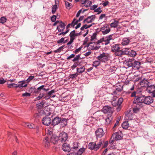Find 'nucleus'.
<instances>
[{"label": "nucleus", "mask_w": 155, "mask_h": 155, "mask_svg": "<svg viewBox=\"0 0 155 155\" xmlns=\"http://www.w3.org/2000/svg\"><path fill=\"white\" fill-rule=\"evenodd\" d=\"M115 67H110V68L106 71L107 73H114L115 70Z\"/></svg>", "instance_id": "42"}, {"label": "nucleus", "mask_w": 155, "mask_h": 155, "mask_svg": "<svg viewBox=\"0 0 155 155\" xmlns=\"http://www.w3.org/2000/svg\"><path fill=\"white\" fill-rule=\"evenodd\" d=\"M62 150L64 151L69 152L71 150L70 145L67 143H64L62 147Z\"/></svg>", "instance_id": "23"}, {"label": "nucleus", "mask_w": 155, "mask_h": 155, "mask_svg": "<svg viewBox=\"0 0 155 155\" xmlns=\"http://www.w3.org/2000/svg\"><path fill=\"white\" fill-rule=\"evenodd\" d=\"M95 133L97 137L101 138L103 137L104 134L103 129L101 128H98L95 131Z\"/></svg>", "instance_id": "12"}, {"label": "nucleus", "mask_w": 155, "mask_h": 155, "mask_svg": "<svg viewBox=\"0 0 155 155\" xmlns=\"http://www.w3.org/2000/svg\"><path fill=\"white\" fill-rule=\"evenodd\" d=\"M61 126L62 127H64L66 126L67 124V121L65 118H63L62 120L61 119V121L60 122Z\"/></svg>", "instance_id": "34"}, {"label": "nucleus", "mask_w": 155, "mask_h": 155, "mask_svg": "<svg viewBox=\"0 0 155 155\" xmlns=\"http://www.w3.org/2000/svg\"><path fill=\"white\" fill-rule=\"evenodd\" d=\"M147 87L146 89L147 91L150 93H152L153 91H155V86L153 85L147 86Z\"/></svg>", "instance_id": "24"}, {"label": "nucleus", "mask_w": 155, "mask_h": 155, "mask_svg": "<svg viewBox=\"0 0 155 155\" xmlns=\"http://www.w3.org/2000/svg\"><path fill=\"white\" fill-rule=\"evenodd\" d=\"M140 62L137 61H134L132 67L135 69L138 70L140 68Z\"/></svg>", "instance_id": "25"}, {"label": "nucleus", "mask_w": 155, "mask_h": 155, "mask_svg": "<svg viewBox=\"0 0 155 155\" xmlns=\"http://www.w3.org/2000/svg\"><path fill=\"white\" fill-rule=\"evenodd\" d=\"M57 8V6L56 5H53L52 8V13L54 14L56 11Z\"/></svg>", "instance_id": "51"}, {"label": "nucleus", "mask_w": 155, "mask_h": 155, "mask_svg": "<svg viewBox=\"0 0 155 155\" xmlns=\"http://www.w3.org/2000/svg\"><path fill=\"white\" fill-rule=\"evenodd\" d=\"M57 17L55 15H53L51 17V21L53 22H55L56 21V19L57 18Z\"/></svg>", "instance_id": "64"}, {"label": "nucleus", "mask_w": 155, "mask_h": 155, "mask_svg": "<svg viewBox=\"0 0 155 155\" xmlns=\"http://www.w3.org/2000/svg\"><path fill=\"white\" fill-rule=\"evenodd\" d=\"M137 54L136 51L133 50H130L128 55L129 56L133 57H135Z\"/></svg>", "instance_id": "33"}, {"label": "nucleus", "mask_w": 155, "mask_h": 155, "mask_svg": "<svg viewBox=\"0 0 155 155\" xmlns=\"http://www.w3.org/2000/svg\"><path fill=\"white\" fill-rule=\"evenodd\" d=\"M50 140L48 137H45L43 139V144L46 147H48L50 146Z\"/></svg>", "instance_id": "17"}, {"label": "nucleus", "mask_w": 155, "mask_h": 155, "mask_svg": "<svg viewBox=\"0 0 155 155\" xmlns=\"http://www.w3.org/2000/svg\"><path fill=\"white\" fill-rule=\"evenodd\" d=\"M64 47V45H63L61 47H59L58 48L57 50L54 51V52L55 53H59L61 51L63 48Z\"/></svg>", "instance_id": "56"}, {"label": "nucleus", "mask_w": 155, "mask_h": 155, "mask_svg": "<svg viewBox=\"0 0 155 155\" xmlns=\"http://www.w3.org/2000/svg\"><path fill=\"white\" fill-rule=\"evenodd\" d=\"M138 92L134 91L132 93H131L130 96L131 97H135V98H136L138 96Z\"/></svg>", "instance_id": "48"}, {"label": "nucleus", "mask_w": 155, "mask_h": 155, "mask_svg": "<svg viewBox=\"0 0 155 155\" xmlns=\"http://www.w3.org/2000/svg\"><path fill=\"white\" fill-rule=\"evenodd\" d=\"M95 18V16L94 15H92L88 16L87 18L84 19L83 22L84 23H89L93 21Z\"/></svg>", "instance_id": "16"}, {"label": "nucleus", "mask_w": 155, "mask_h": 155, "mask_svg": "<svg viewBox=\"0 0 155 155\" xmlns=\"http://www.w3.org/2000/svg\"><path fill=\"white\" fill-rule=\"evenodd\" d=\"M118 24V21L115 20L114 21L110 24L111 27L116 28L117 27Z\"/></svg>", "instance_id": "40"}, {"label": "nucleus", "mask_w": 155, "mask_h": 155, "mask_svg": "<svg viewBox=\"0 0 155 155\" xmlns=\"http://www.w3.org/2000/svg\"><path fill=\"white\" fill-rule=\"evenodd\" d=\"M65 5L67 9H70L72 7L71 4L69 3L68 2H65Z\"/></svg>", "instance_id": "50"}, {"label": "nucleus", "mask_w": 155, "mask_h": 155, "mask_svg": "<svg viewBox=\"0 0 155 155\" xmlns=\"http://www.w3.org/2000/svg\"><path fill=\"white\" fill-rule=\"evenodd\" d=\"M112 105L114 107H118V104L117 102L116 101H112L111 102Z\"/></svg>", "instance_id": "62"}, {"label": "nucleus", "mask_w": 155, "mask_h": 155, "mask_svg": "<svg viewBox=\"0 0 155 155\" xmlns=\"http://www.w3.org/2000/svg\"><path fill=\"white\" fill-rule=\"evenodd\" d=\"M92 24L90 25H84L81 28V31H83L84 29H87V28L90 27L92 26Z\"/></svg>", "instance_id": "44"}, {"label": "nucleus", "mask_w": 155, "mask_h": 155, "mask_svg": "<svg viewBox=\"0 0 155 155\" xmlns=\"http://www.w3.org/2000/svg\"><path fill=\"white\" fill-rule=\"evenodd\" d=\"M44 94H40L39 96L36 97V100H39L40 99L44 96Z\"/></svg>", "instance_id": "60"}, {"label": "nucleus", "mask_w": 155, "mask_h": 155, "mask_svg": "<svg viewBox=\"0 0 155 155\" xmlns=\"http://www.w3.org/2000/svg\"><path fill=\"white\" fill-rule=\"evenodd\" d=\"M101 62V61L98 59L97 60L93 62V66L97 67L100 64Z\"/></svg>", "instance_id": "45"}, {"label": "nucleus", "mask_w": 155, "mask_h": 155, "mask_svg": "<svg viewBox=\"0 0 155 155\" xmlns=\"http://www.w3.org/2000/svg\"><path fill=\"white\" fill-rule=\"evenodd\" d=\"M50 142L54 144L58 143L59 142L58 137L55 135H52L50 137Z\"/></svg>", "instance_id": "14"}, {"label": "nucleus", "mask_w": 155, "mask_h": 155, "mask_svg": "<svg viewBox=\"0 0 155 155\" xmlns=\"http://www.w3.org/2000/svg\"><path fill=\"white\" fill-rule=\"evenodd\" d=\"M115 87L116 90L111 94L112 95L117 94V92H120L123 89V86L119 84H116Z\"/></svg>", "instance_id": "9"}, {"label": "nucleus", "mask_w": 155, "mask_h": 155, "mask_svg": "<svg viewBox=\"0 0 155 155\" xmlns=\"http://www.w3.org/2000/svg\"><path fill=\"white\" fill-rule=\"evenodd\" d=\"M144 97L143 103L144 104L149 105L153 102V98L150 96H144Z\"/></svg>", "instance_id": "6"}, {"label": "nucleus", "mask_w": 155, "mask_h": 155, "mask_svg": "<svg viewBox=\"0 0 155 155\" xmlns=\"http://www.w3.org/2000/svg\"><path fill=\"white\" fill-rule=\"evenodd\" d=\"M65 25L61 21L59 22V24L58 26L57 29L59 32L63 31L64 30Z\"/></svg>", "instance_id": "19"}, {"label": "nucleus", "mask_w": 155, "mask_h": 155, "mask_svg": "<svg viewBox=\"0 0 155 155\" xmlns=\"http://www.w3.org/2000/svg\"><path fill=\"white\" fill-rule=\"evenodd\" d=\"M97 41L96 42H90L89 45V47L93 50H97L98 49L101 47L100 46H97L98 45H100L99 44L97 43Z\"/></svg>", "instance_id": "10"}, {"label": "nucleus", "mask_w": 155, "mask_h": 155, "mask_svg": "<svg viewBox=\"0 0 155 155\" xmlns=\"http://www.w3.org/2000/svg\"><path fill=\"white\" fill-rule=\"evenodd\" d=\"M85 68L84 66L81 67L80 68H77V73H81L84 72L85 71Z\"/></svg>", "instance_id": "37"}, {"label": "nucleus", "mask_w": 155, "mask_h": 155, "mask_svg": "<svg viewBox=\"0 0 155 155\" xmlns=\"http://www.w3.org/2000/svg\"><path fill=\"white\" fill-rule=\"evenodd\" d=\"M123 99L122 97L119 98L117 102L118 104V107L117 108V111H119L121 109V104L122 103Z\"/></svg>", "instance_id": "28"}, {"label": "nucleus", "mask_w": 155, "mask_h": 155, "mask_svg": "<svg viewBox=\"0 0 155 155\" xmlns=\"http://www.w3.org/2000/svg\"><path fill=\"white\" fill-rule=\"evenodd\" d=\"M61 121V118L59 117H56L52 120V124L55 126L58 124L60 123Z\"/></svg>", "instance_id": "22"}, {"label": "nucleus", "mask_w": 155, "mask_h": 155, "mask_svg": "<svg viewBox=\"0 0 155 155\" xmlns=\"http://www.w3.org/2000/svg\"><path fill=\"white\" fill-rule=\"evenodd\" d=\"M74 62L73 65L71 67V68L72 70H74L75 68L77 67L79 65L78 61H75Z\"/></svg>", "instance_id": "54"}, {"label": "nucleus", "mask_w": 155, "mask_h": 155, "mask_svg": "<svg viewBox=\"0 0 155 155\" xmlns=\"http://www.w3.org/2000/svg\"><path fill=\"white\" fill-rule=\"evenodd\" d=\"M149 83V82L144 78L140 81L139 83V84L140 85H142L143 86H145V85H146L147 86L149 85L148 84Z\"/></svg>", "instance_id": "26"}, {"label": "nucleus", "mask_w": 155, "mask_h": 155, "mask_svg": "<svg viewBox=\"0 0 155 155\" xmlns=\"http://www.w3.org/2000/svg\"><path fill=\"white\" fill-rule=\"evenodd\" d=\"M95 142H90L88 145V147L91 150L95 151Z\"/></svg>", "instance_id": "32"}, {"label": "nucleus", "mask_w": 155, "mask_h": 155, "mask_svg": "<svg viewBox=\"0 0 155 155\" xmlns=\"http://www.w3.org/2000/svg\"><path fill=\"white\" fill-rule=\"evenodd\" d=\"M130 49L128 48H125L121 50L119 52L116 53V55L117 56H120L123 54L128 55L130 51Z\"/></svg>", "instance_id": "8"}, {"label": "nucleus", "mask_w": 155, "mask_h": 155, "mask_svg": "<svg viewBox=\"0 0 155 155\" xmlns=\"http://www.w3.org/2000/svg\"><path fill=\"white\" fill-rule=\"evenodd\" d=\"M85 149L84 148H81L77 152V155H81L85 151Z\"/></svg>", "instance_id": "43"}, {"label": "nucleus", "mask_w": 155, "mask_h": 155, "mask_svg": "<svg viewBox=\"0 0 155 155\" xmlns=\"http://www.w3.org/2000/svg\"><path fill=\"white\" fill-rule=\"evenodd\" d=\"M112 138H113L114 140H117L121 139L122 137L119 133H116L112 135Z\"/></svg>", "instance_id": "21"}, {"label": "nucleus", "mask_w": 155, "mask_h": 155, "mask_svg": "<svg viewBox=\"0 0 155 155\" xmlns=\"http://www.w3.org/2000/svg\"><path fill=\"white\" fill-rule=\"evenodd\" d=\"M51 119L50 117H44L42 120L43 124L46 126L49 125L51 123Z\"/></svg>", "instance_id": "15"}, {"label": "nucleus", "mask_w": 155, "mask_h": 155, "mask_svg": "<svg viewBox=\"0 0 155 155\" xmlns=\"http://www.w3.org/2000/svg\"><path fill=\"white\" fill-rule=\"evenodd\" d=\"M19 84H17V87L21 88L23 87H25L27 86V84L25 83V81H20L18 82Z\"/></svg>", "instance_id": "27"}, {"label": "nucleus", "mask_w": 155, "mask_h": 155, "mask_svg": "<svg viewBox=\"0 0 155 155\" xmlns=\"http://www.w3.org/2000/svg\"><path fill=\"white\" fill-rule=\"evenodd\" d=\"M96 36V33H93L91 36V41L93 42H96V41L97 40Z\"/></svg>", "instance_id": "38"}, {"label": "nucleus", "mask_w": 155, "mask_h": 155, "mask_svg": "<svg viewBox=\"0 0 155 155\" xmlns=\"http://www.w3.org/2000/svg\"><path fill=\"white\" fill-rule=\"evenodd\" d=\"M81 3L86 8L90 7L92 5V2L89 0H81Z\"/></svg>", "instance_id": "20"}, {"label": "nucleus", "mask_w": 155, "mask_h": 155, "mask_svg": "<svg viewBox=\"0 0 155 155\" xmlns=\"http://www.w3.org/2000/svg\"><path fill=\"white\" fill-rule=\"evenodd\" d=\"M102 111L105 114H109L111 115L113 113V110L112 108L109 106H104L102 109Z\"/></svg>", "instance_id": "7"}, {"label": "nucleus", "mask_w": 155, "mask_h": 155, "mask_svg": "<svg viewBox=\"0 0 155 155\" xmlns=\"http://www.w3.org/2000/svg\"><path fill=\"white\" fill-rule=\"evenodd\" d=\"M45 102L44 101H42L41 102L38 103L37 104V106L39 108L41 109L44 107V104Z\"/></svg>", "instance_id": "35"}, {"label": "nucleus", "mask_w": 155, "mask_h": 155, "mask_svg": "<svg viewBox=\"0 0 155 155\" xmlns=\"http://www.w3.org/2000/svg\"><path fill=\"white\" fill-rule=\"evenodd\" d=\"M110 30L109 25L107 24L104 25L100 29V31L104 35L108 34Z\"/></svg>", "instance_id": "5"}, {"label": "nucleus", "mask_w": 155, "mask_h": 155, "mask_svg": "<svg viewBox=\"0 0 155 155\" xmlns=\"http://www.w3.org/2000/svg\"><path fill=\"white\" fill-rule=\"evenodd\" d=\"M131 38L130 37H125L124 38L121 42L123 45H128L131 41Z\"/></svg>", "instance_id": "18"}, {"label": "nucleus", "mask_w": 155, "mask_h": 155, "mask_svg": "<svg viewBox=\"0 0 155 155\" xmlns=\"http://www.w3.org/2000/svg\"><path fill=\"white\" fill-rule=\"evenodd\" d=\"M84 16H82L80 17L79 18V19L78 20H76L75 19V24H76V25H77V24L79 22H80L82 20Z\"/></svg>", "instance_id": "57"}, {"label": "nucleus", "mask_w": 155, "mask_h": 155, "mask_svg": "<svg viewBox=\"0 0 155 155\" xmlns=\"http://www.w3.org/2000/svg\"><path fill=\"white\" fill-rule=\"evenodd\" d=\"M34 78V76H31L29 77L27 79L26 81L27 82H29L31 80H32Z\"/></svg>", "instance_id": "63"}, {"label": "nucleus", "mask_w": 155, "mask_h": 155, "mask_svg": "<svg viewBox=\"0 0 155 155\" xmlns=\"http://www.w3.org/2000/svg\"><path fill=\"white\" fill-rule=\"evenodd\" d=\"M112 35H111L106 37H104L97 41V43L100 45H107L110 43V41L112 39Z\"/></svg>", "instance_id": "1"}, {"label": "nucleus", "mask_w": 155, "mask_h": 155, "mask_svg": "<svg viewBox=\"0 0 155 155\" xmlns=\"http://www.w3.org/2000/svg\"><path fill=\"white\" fill-rule=\"evenodd\" d=\"M77 35L75 34V30L72 31L70 34L69 36L71 38H75V37Z\"/></svg>", "instance_id": "49"}, {"label": "nucleus", "mask_w": 155, "mask_h": 155, "mask_svg": "<svg viewBox=\"0 0 155 155\" xmlns=\"http://www.w3.org/2000/svg\"><path fill=\"white\" fill-rule=\"evenodd\" d=\"M7 18L4 17H1L0 18V23L2 24H4L6 22Z\"/></svg>", "instance_id": "47"}, {"label": "nucleus", "mask_w": 155, "mask_h": 155, "mask_svg": "<svg viewBox=\"0 0 155 155\" xmlns=\"http://www.w3.org/2000/svg\"><path fill=\"white\" fill-rule=\"evenodd\" d=\"M120 49V48L119 45L118 44H114L111 46V51L112 52H115V54L116 56H117V55H116V53L120 51L121 50Z\"/></svg>", "instance_id": "11"}, {"label": "nucleus", "mask_w": 155, "mask_h": 155, "mask_svg": "<svg viewBox=\"0 0 155 155\" xmlns=\"http://www.w3.org/2000/svg\"><path fill=\"white\" fill-rule=\"evenodd\" d=\"M24 126L26 127L29 128H33L34 127V124H30L28 123H25L24 125Z\"/></svg>", "instance_id": "41"}, {"label": "nucleus", "mask_w": 155, "mask_h": 155, "mask_svg": "<svg viewBox=\"0 0 155 155\" xmlns=\"http://www.w3.org/2000/svg\"><path fill=\"white\" fill-rule=\"evenodd\" d=\"M87 10L86 9H84L82 11V10L81 9L80 10H79L78 12H77V14H76V17H78L80 15V14H81V12L83 13H84L85 11H86Z\"/></svg>", "instance_id": "58"}, {"label": "nucleus", "mask_w": 155, "mask_h": 155, "mask_svg": "<svg viewBox=\"0 0 155 155\" xmlns=\"http://www.w3.org/2000/svg\"><path fill=\"white\" fill-rule=\"evenodd\" d=\"M58 137L59 143H66V141H68V136L67 134L65 132H61Z\"/></svg>", "instance_id": "2"}, {"label": "nucleus", "mask_w": 155, "mask_h": 155, "mask_svg": "<svg viewBox=\"0 0 155 155\" xmlns=\"http://www.w3.org/2000/svg\"><path fill=\"white\" fill-rule=\"evenodd\" d=\"M75 18H74L73 19V20L72 22L71 23H70V24H68L66 26V28L67 29H68V28L70 27V26L71 25V26H72L73 27H74V25H76V24H75Z\"/></svg>", "instance_id": "46"}, {"label": "nucleus", "mask_w": 155, "mask_h": 155, "mask_svg": "<svg viewBox=\"0 0 155 155\" xmlns=\"http://www.w3.org/2000/svg\"><path fill=\"white\" fill-rule=\"evenodd\" d=\"M112 119V117L111 115H108L107 118L105 119L106 121V124L107 125H109L111 124Z\"/></svg>", "instance_id": "29"}, {"label": "nucleus", "mask_w": 155, "mask_h": 155, "mask_svg": "<svg viewBox=\"0 0 155 155\" xmlns=\"http://www.w3.org/2000/svg\"><path fill=\"white\" fill-rule=\"evenodd\" d=\"M94 12H97V14H98L101 12L102 11L101 10V8L100 7H98L96 9H95Z\"/></svg>", "instance_id": "61"}, {"label": "nucleus", "mask_w": 155, "mask_h": 155, "mask_svg": "<svg viewBox=\"0 0 155 155\" xmlns=\"http://www.w3.org/2000/svg\"><path fill=\"white\" fill-rule=\"evenodd\" d=\"M122 126L124 129H127L129 127L128 121H127L124 122L122 124Z\"/></svg>", "instance_id": "39"}, {"label": "nucleus", "mask_w": 155, "mask_h": 155, "mask_svg": "<svg viewBox=\"0 0 155 155\" xmlns=\"http://www.w3.org/2000/svg\"><path fill=\"white\" fill-rule=\"evenodd\" d=\"M81 55L79 54L77 55L72 60L73 62L78 61V60L80 58Z\"/></svg>", "instance_id": "53"}, {"label": "nucleus", "mask_w": 155, "mask_h": 155, "mask_svg": "<svg viewBox=\"0 0 155 155\" xmlns=\"http://www.w3.org/2000/svg\"><path fill=\"white\" fill-rule=\"evenodd\" d=\"M102 143L103 141L101 140L97 143H95V151H97L100 148L102 144Z\"/></svg>", "instance_id": "31"}, {"label": "nucleus", "mask_w": 155, "mask_h": 155, "mask_svg": "<svg viewBox=\"0 0 155 155\" xmlns=\"http://www.w3.org/2000/svg\"><path fill=\"white\" fill-rule=\"evenodd\" d=\"M141 79V77H136L134 78V79L133 80L134 82L135 83L137 82L138 81H139Z\"/></svg>", "instance_id": "59"}, {"label": "nucleus", "mask_w": 155, "mask_h": 155, "mask_svg": "<svg viewBox=\"0 0 155 155\" xmlns=\"http://www.w3.org/2000/svg\"><path fill=\"white\" fill-rule=\"evenodd\" d=\"M45 86L44 85H42L39 87L37 89L35 87H31L30 90L34 93L36 94H38L40 93L41 91L43 90L45 91H47L48 90V89H46L44 88Z\"/></svg>", "instance_id": "4"}, {"label": "nucleus", "mask_w": 155, "mask_h": 155, "mask_svg": "<svg viewBox=\"0 0 155 155\" xmlns=\"http://www.w3.org/2000/svg\"><path fill=\"white\" fill-rule=\"evenodd\" d=\"M8 88H11L12 87H17V84H16L15 83L9 84L8 85Z\"/></svg>", "instance_id": "55"}, {"label": "nucleus", "mask_w": 155, "mask_h": 155, "mask_svg": "<svg viewBox=\"0 0 155 155\" xmlns=\"http://www.w3.org/2000/svg\"><path fill=\"white\" fill-rule=\"evenodd\" d=\"M134 61L131 59H129L126 63V65L128 67H130L133 66Z\"/></svg>", "instance_id": "36"}, {"label": "nucleus", "mask_w": 155, "mask_h": 155, "mask_svg": "<svg viewBox=\"0 0 155 155\" xmlns=\"http://www.w3.org/2000/svg\"><path fill=\"white\" fill-rule=\"evenodd\" d=\"M144 96L138 95L136 98L134 99L133 103L134 104H136L137 105L141 106L142 104L143 103V101L144 99Z\"/></svg>", "instance_id": "3"}, {"label": "nucleus", "mask_w": 155, "mask_h": 155, "mask_svg": "<svg viewBox=\"0 0 155 155\" xmlns=\"http://www.w3.org/2000/svg\"><path fill=\"white\" fill-rule=\"evenodd\" d=\"M97 58L100 61L104 62L105 61L107 60V57L106 54L103 52L98 56Z\"/></svg>", "instance_id": "13"}, {"label": "nucleus", "mask_w": 155, "mask_h": 155, "mask_svg": "<svg viewBox=\"0 0 155 155\" xmlns=\"http://www.w3.org/2000/svg\"><path fill=\"white\" fill-rule=\"evenodd\" d=\"M78 75V74L77 72L75 73L74 74H70L69 77L70 78L74 79V78H76Z\"/></svg>", "instance_id": "52"}, {"label": "nucleus", "mask_w": 155, "mask_h": 155, "mask_svg": "<svg viewBox=\"0 0 155 155\" xmlns=\"http://www.w3.org/2000/svg\"><path fill=\"white\" fill-rule=\"evenodd\" d=\"M133 114L130 112L126 113L125 118L127 120H131L133 118Z\"/></svg>", "instance_id": "30"}]
</instances>
